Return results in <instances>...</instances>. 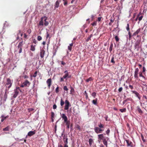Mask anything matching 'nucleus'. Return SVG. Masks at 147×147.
Returning a JSON list of instances; mask_svg holds the SVG:
<instances>
[{"label": "nucleus", "mask_w": 147, "mask_h": 147, "mask_svg": "<svg viewBox=\"0 0 147 147\" xmlns=\"http://www.w3.org/2000/svg\"><path fill=\"white\" fill-rule=\"evenodd\" d=\"M13 82V80H11L9 78H7L5 85L6 89L5 90V94L6 95L7 92H8L9 89L11 87Z\"/></svg>", "instance_id": "nucleus-1"}, {"label": "nucleus", "mask_w": 147, "mask_h": 147, "mask_svg": "<svg viewBox=\"0 0 147 147\" xmlns=\"http://www.w3.org/2000/svg\"><path fill=\"white\" fill-rule=\"evenodd\" d=\"M22 40L20 42L17 46V50L18 51V53H20L22 52V48H23V45L24 44L23 43V41L22 38H21Z\"/></svg>", "instance_id": "nucleus-2"}, {"label": "nucleus", "mask_w": 147, "mask_h": 147, "mask_svg": "<svg viewBox=\"0 0 147 147\" xmlns=\"http://www.w3.org/2000/svg\"><path fill=\"white\" fill-rule=\"evenodd\" d=\"M30 84V83L28 80H26L20 85V87L22 88H23L24 87H28Z\"/></svg>", "instance_id": "nucleus-3"}, {"label": "nucleus", "mask_w": 147, "mask_h": 147, "mask_svg": "<svg viewBox=\"0 0 147 147\" xmlns=\"http://www.w3.org/2000/svg\"><path fill=\"white\" fill-rule=\"evenodd\" d=\"M94 130L95 132L97 134L101 133L104 129L98 127H95L94 128Z\"/></svg>", "instance_id": "nucleus-4"}, {"label": "nucleus", "mask_w": 147, "mask_h": 147, "mask_svg": "<svg viewBox=\"0 0 147 147\" xmlns=\"http://www.w3.org/2000/svg\"><path fill=\"white\" fill-rule=\"evenodd\" d=\"M19 87H16V88L14 90V94L13 96L14 98H16L17 96L19 93Z\"/></svg>", "instance_id": "nucleus-5"}, {"label": "nucleus", "mask_w": 147, "mask_h": 147, "mask_svg": "<svg viewBox=\"0 0 147 147\" xmlns=\"http://www.w3.org/2000/svg\"><path fill=\"white\" fill-rule=\"evenodd\" d=\"M65 106L64 109L65 110H67L69 109V108L71 105L69 101L66 100L65 101Z\"/></svg>", "instance_id": "nucleus-6"}, {"label": "nucleus", "mask_w": 147, "mask_h": 147, "mask_svg": "<svg viewBox=\"0 0 147 147\" xmlns=\"http://www.w3.org/2000/svg\"><path fill=\"white\" fill-rule=\"evenodd\" d=\"M60 114L61 117H62V119L64 120V123L69 121L68 120V118L67 117L65 114H61V113H60Z\"/></svg>", "instance_id": "nucleus-7"}, {"label": "nucleus", "mask_w": 147, "mask_h": 147, "mask_svg": "<svg viewBox=\"0 0 147 147\" xmlns=\"http://www.w3.org/2000/svg\"><path fill=\"white\" fill-rule=\"evenodd\" d=\"M98 142H100L101 140H103L105 138L103 134H101L98 135Z\"/></svg>", "instance_id": "nucleus-8"}, {"label": "nucleus", "mask_w": 147, "mask_h": 147, "mask_svg": "<svg viewBox=\"0 0 147 147\" xmlns=\"http://www.w3.org/2000/svg\"><path fill=\"white\" fill-rule=\"evenodd\" d=\"M140 42L139 40H137L135 43V49H138L140 47Z\"/></svg>", "instance_id": "nucleus-9"}, {"label": "nucleus", "mask_w": 147, "mask_h": 147, "mask_svg": "<svg viewBox=\"0 0 147 147\" xmlns=\"http://www.w3.org/2000/svg\"><path fill=\"white\" fill-rule=\"evenodd\" d=\"M52 80L51 78H49L47 79L46 81V83L47 84L48 87L49 88H50L52 84Z\"/></svg>", "instance_id": "nucleus-10"}, {"label": "nucleus", "mask_w": 147, "mask_h": 147, "mask_svg": "<svg viewBox=\"0 0 147 147\" xmlns=\"http://www.w3.org/2000/svg\"><path fill=\"white\" fill-rule=\"evenodd\" d=\"M139 71V69L138 68H136L135 71L134 72V77L135 78H136V79H138V74Z\"/></svg>", "instance_id": "nucleus-11"}, {"label": "nucleus", "mask_w": 147, "mask_h": 147, "mask_svg": "<svg viewBox=\"0 0 147 147\" xmlns=\"http://www.w3.org/2000/svg\"><path fill=\"white\" fill-rule=\"evenodd\" d=\"M45 51L43 49H42L40 50V55L41 58H43L44 55H45Z\"/></svg>", "instance_id": "nucleus-12"}, {"label": "nucleus", "mask_w": 147, "mask_h": 147, "mask_svg": "<svg viewBox=\"0 0 147 147\" xmlns=\"http://www.w3.org/2000/svg\"><path fill=\"white\" fill-rule=\"evenodd\" d=\"M61 1L60 0H57L55 3V9H56L57 8H58L59 5V3L61 2Z\"/></svg>", "instance_id": "nucleus-13"}, {"label": "nucleus", "mask_w": 147, "mask_h": 147, "mask_svg": "<svg viewBox=\"0 0 147 147\" xmlns=\"http://www.w3.org/2000/svg\"><path fill=\"white\" fill-rule=\"evenodd\" d=\"M44 16L42 17L41 18V20L39 22L38 25L40 26H42L44 25V24L43 23L44 22Z\"/></svg>", "instance_id": "nucleus-14"}, {"label": "nucleus", "mask_w": 147, "mask_h": 147, "mask_svg": "<svg viewBox=\"0 0 147 147\" xmlns=\"http://www.w3.org/2000/svg\"><path fill=\"white\" fill-rule=\"evenodd\" d=\"M44 21L45 22V23H44V25L45 26H47L49 24V22L47 21V18L46 16H44Z\"/></svg>", "instance_id": "nucleus-15"}, {"label": "nucleus", "mask_w": 147, "mask_h": 147, "mask_svg": "<svg viewBox=\"0 0 147 147\" xmlns=\"http://www.w3.org/2000/svg\"><path fill=\"white\" fill-rule=\"evenodd\" d=\"M63 141L64 143H65V144H68V138H67V136H66L64 135L63 138Z\"/></svg>", "instance_id": "nucleus-16"}, {"label": "nucleus", "mask_w": 147, "mask_h": 147, "mask_svg": "<svg viewBox=\"0 0 147 147\" xmlns=\"http://www.w3.org/2000/svg\"><path fill=\"white\" fill-rule=\"evenodd\" d=\"M140 30L141 28H140L133 34L132 36H136L138 34V33L140 32Z\"/></svg>", "instance_id": "nucleus-17"}, {"label": "nucleus", "mask_w": 147, "mask_h": 147, "mask_svg": "<svg viewBox=\"0 0 147 147\" xmlns=\"http://www.w3.org/2000/svg\"><path fill=\"white\" fill-rule=\"evenodd\" d=\"M126 141L127 144V146H131V147H132V143L131 141L129 140H126Z\"/></svg>", "instance_id": "nucleus-18"}, {"label": "nucleus", "mask_w": 147, "mask_h": 147, "mask_svg": "<svg viewBox=\"0 0 147 147\" xmlns=\"http://www.w3.org/2000/svg\"><path fill=\"white\" fill-rule=\"evenodd\" d=\"M108 138L107 137L104 138V139H103L102 140L103 144L107 146V140H108Z\"/></svg>", "instance_id": "nucleus-19"}, {"label": "nucleus", "mask_w": 147, "mask_h": 147, "mask_svg": "<svg viewBox=\"0 0 147 147\" xmlns=\"http://www.w3.org/2000/svg\"><path fill=\"white\" fill-rule=\"evenodd\" d=\"M35 133V131H30L28 132V135L29 136H31L34 134Z\"/></svg>", "instance_id": "nucleus-20"}, {"label": "nucleus", "mask_w": 147, "mask_h": 147, "mask_svg": "<svg viewBox=\"0 0 147 147\" xmlns=\"http://www.w3.org/2000/svg\"><path fill=\"white\" fill-rule=\"evenodd\" d=\"M136 110L139 112L140 113H142L143 112L141 109L140 107L139 106H138L136 107Z\"/></svg>", "instance_id": "nucleus-21"}, {"label": "nucleus", "mask_w": 147, "mask_h": 147, "mask_svg": "<svg viewBox=\"0 0 147 147\" xmlns=\"http://www.w3.org/2000/svg\"><path fill=\"white\" fill-rule=\"evenodd\" d=\"M98 99L97 98H96L95 99L93 100L92 101V103L95 105H97V101Z\"/></svg>", "instance_id": "nucleus-22"}, {"label": "nucleus", "mask_w": 147, "mask_h": 147, "mask_svg": "<svg viewBox=\"0 0 147 147\" xmlns=\"http://www.w3.org/2000/svg\"><path fill=\"white\" fill-rule=\"evenodd\" d=\"M66 123V127L68 129L69 128V126L70 125V122L69 121L66 122H65Z\"/></svg>", "instance_id": "nucleus-23"}, {"label": "nucleus", "mask_w": 147, "mask_h": 147, "mask_svg": "<svg viewBox=\"0 0 147 147\" xmlns=\"http://www.w3.org/2000/svg\"><path fill=\"white\" fill-rule=\"evenodd\" d=\"M131 92H132L134 94L136 97H137L140 94H139L136 91H133L132 90Z\"/></svg>", "instance_id": "nucleus-24"}, {"label": "nucleus", "mask_w": 147, "mask_h": 147, "mask_svg": "<svg viewBox=\"0 0 147 147\" xmlns=\"http://www.w3.org/2000/svg\"><path fill=\"white\" fill-rule=\"evenodd\" d=\"M1 117L2 118V119H1V121L2 122H3V121L4 120L6 119L8 117V116H6V117H4V115H2Z\"/></svg>", "instance_id": "nucleus-25"}, {"label": "nucleus", "mask_w": 147, "mask_h": 147, "mask_svg": "<svg viewBox=\"0 0 147 147\" xmlns=\"http://www.w3.org/2000/svg\"><path fill=\"white\" fill-rule=\"evenodd\" d=\"M36 45L33 46L32 45H31V46L30 50L32 51H34L35 50V47Z\"/></svg>", "instance_id": "nucleus-26"}, {"label": "nucleus", "mask_w": 147, "mask_h": 147, "mask_svg": "<svg viewBox=\"0 0 147 147\" xmlns=\"http://www.w3.org/2000/svg\"><path fill=\"white\" fill-rule=\"evenodd\" d=\"M98 127L101 128V129H104V125L102 124L101 123H100L98 125Z\"/></svg>", "instance_id": "nucleus-27"}, {"label": "nucleus", "mask_w": 147, "mask_h": 147, "mask_svg": "<svg viewBox=\"0 0 147 147\" xmlns=\"http://www.w3.org/2000/svg\"><path fill=\"white\" fill-rule=\"evenodd\" d=\"M93 141L92 139V138H90L89 139V145L90 146H91L92 145V144L93 143Z\"/></svg>", "instance_id": "nucleus-28"}, {"label": "nucleus", "mask_w": 147, "mask_h": 147, "mask_svg": "<svg viewBox=\"0 0 147 147\" xmlns=\"http://www.w3.org/2000/svg\"><path fill=\"white\" fill-rule=\"evenodd\" d=\"M71 77L70 76H69V74L68 73L65 74V75L63 76V78L64 79L66 78H70Z\"/></svg>", "instance_id": "nucleus-29"}, {"label": "nucleus", "mask_w": 147, "mask_h": 147, "mask_svg": "<svg viewBox=\"0 0 147 147\" xmlns=\"http://www.w3.org/2000/svg\"><path fill=\"white\" fill-rule=\"evenodd\" d=\"M9 130V127L8 126L3 129V131H8Z\"/></svg>", "instance_id": "nucleus-30"}, {"label": "nucleus", "mask_w": 147, "mask_h": 147, "mask_svg": "<svg viewBox=\"0 0 147 147\" xmlns=\"http://www.w3.org/2000/svg\"><path fill=\"white\" fill-rule=\"evenodd\" d=\"M55 116V114L54 112H51V117L52 119V121H53V118Z\"/></svg>", "instance_id": "nucleus-31"}, {"label": "nucleus", "mask_w": 147, "mask_h": 147, "mask_svg": "<svg viewBox=\"0 0 147 147\" xmlns=\"http://www.w3.org/2000/svg\"><path fill=\"white\" fill-rule=\"evenodd\" d=\"M119 111L122 113L125 112L126 111V109L125 108L123 109H119Z\"/></svg>", "instance_id": "nucleus-32"}, {"label": "nucleus", "mask_w": 147, "mask_h": 147, "mask_svg": "<svg viewBox=\"0 0 147 147\" xmlns=\"http://www.w3.org/2000/svg\"><path fill=\"white\" fill-rule=\"evenodd\" d=\"M64 102L62 98H61L60 101V105L61 106H63L64 105Z\"/></svg>", "instance_id": "nucleus-33"}, {"label": "nucleus", "mask_w": 147, "mask_h": 147, "mask_svg": "<svg viewBox=\"0 0 147 147\" xmlns=\"http://www.w3.org/2000/svg\"><path fill=\"white\" fill-rule=\"evenodd\" d=\"M113 47V44H111V45L110 46V47H109V50L110 52H111L112 50Z\"/></svg>", "instance_id": "nucleus-34"}, {"label": "nucleus", "mask_w": 147, "mask_h": 147, "mask_svg": "<svg viewBox=\"0 0 147 147\" xmlns=\"http://www.w3.org/2000/svg\"><path fill=\"white\" fill-rule=\"evenodd\" d=\"M114 56H113L112 57L111 60V62L113 64H114L115 63V62L114 61Z\"/></svg>", "instance_id": "nucleus-35"}, {"label": "nucleus", "mask_w": 147, "mask_h": 147, "mask_svg": "<svg viewBox=\"0 0 147 147\" xmlns=\"http://www.w3.org/2000/svg\"><path fill=\"white\" fill-rule=\"evenodd\" d=\"M92 80V78L91 77H90L89 78L87 79L86 80V81L87 82H89L90 81H91Z\"/></svg>", "instance_id": "nucleus-36"}, {"label": "nucleus", "mask_w": 147, "mask_h": 147, "mask_svg": "<svg viewBox=\"0 0 147 147\" xmlns=\"http://www.w3.org/2000/svg\"><path fill=\"white\" fill-rule=\"evenodd\" d=\"M97 24V22L96 21H95L94 22H93V23H91V25L92 26H96V25Z\"/></svg>", "instance_id": "nucleus-37"}, {"label": "nucleus", "mask_w": 147, "mask_h": 147, "mask_svg": "<svg viewBox=\"0 0 147 147\" xmlns=\"http://www.w3.org/2000/svg\"><path fill=\"white\" fill-rule=\"evenodd\" d=\"M71 90H70V94H71L72 93H74V89L72 88V87H71Z\"/></svg>", "instance_id": "nucleus-38"}, {"label": "nucleus", "mask_w": 147, "mask_h": 147, "mask_svg": "<svg viewBox=\"0 0 147 147\" xmlns=\"http://www.w3.org/2000/svg\"><path fill=\"white\" fill-rule=\"evenodd\" d=\"M115 38L117 42H118L119 40V38L117 36H115Z\"/></svg>", "instance_id": "nucleus-39"}, {"label": "nucleus", "mask_w": 147, "mask_h": 147, "mask_svg": "<svg viewBox=\"0 0 147 147\" xmlns=\"http://www.w3.org/2000/svg\"><path fill=\"white\" fill-rule=\"evenodd\" d=\"M96 93L95 92H93L92 94V95L93 97L94 98L96 96Z\"/></svg>", "instance_id": "nucleus-40"}, {"label": "nucleus", "mask_w": 147, "mask_h": 147, "mask_svg": "<svg viewBox=\"0 0 147 147\" xmlns=\"http://www.w3.org/2000/svg\"><path fill=\"white\" fill-rule=\"evenodd\" d=\"M37 73H38L37 71H35V72L34 74L33 75V77H34V78L36 77V76H37Z\"/></svg>", "instance_id": "nucleus-41"}, {"label": "nucleus", "mask_w": 147, "mask_h": 147, "mask_svg": "<svg viewBox=\"0 0 147 147\" xmlns=\"http://www.w3.org/2000/svg\"><path fill=\"white\" fill-rule=\"evenodd\" d=\"M126 29L128 31H130V29L129 28V24H127V26L126 27Z\"/></svg>", "instance_id": "nucleus-42"}, {"label": "nucleus", "mask_w": 147, "mask_h": 147, "mask_svg": "<svg viewBox=\"0 0 147 147\" xmlns=\"http://www.w3.org/2000/svg\"><path fill=\"white\" fill-rule=\"evenodd\" d=\"M31 32V30L30 29H29L27 30V32L29 34H30Z\"/></svg>", "instance_id": "nucleus-43"}, {"label": "nucleus", "mask_w": 147, "mask_h": 147, "mask_svg": "<svg viewBox=\"0 0 147 147\" xmlns=\"http://www.w3.org/2000/svg\"><path fill=\"white\" fill-rule=\"evenodd\" d=\"M42 39V37L40 36H38L37 37V40L38 41L41 40Z\"/></svg>", "instance_id": "nucleus-44"}, {"label": "nucleus", "mask_w": 147, "mask_h": 147, "mask_svg": "<svg viewBox=\"0 0 147 147\" xmlns=\"http://www.w3.org/2000/svg\"><path fill=\"white\" fill-rule=\"evenodd\" d=\"M110 129H108L106 131V133L109 136V134L110 133Z\"/></svg>", "instance_id": "nucleus-45"}, {"label": "nucleus", "mask_w": 147, "mask_h": 147, "mask_svg": "<svg viewBox=\"0 0 147 147\" xmlns=\"http://www.w3.org/2000/svg\"><path fill=\"white\" fill-rule=\"evenodd\" d=\"M63 89L65 91H68V88H67V86H64L63 87Z\"/></svg>", "instance_id": "nucleus-46"}, {"label": "nucleus", "mask_w": 147, "mask_h": 147, "mask_svg": "<svg viewBox=\"0 0 147 147\" xmlns=\"http://www.w3.org/2000/svg\"><path fill=\"white\" fill-rule=\"evenodd\" d=\"M129 32H128V34H129V39H131V37H132V35H131V34L130 32V31H128Z\"/></svg>", "instance_id": "nucleus-47"}, {"label": "nucleus", "mask_w": 147, "mask_h": 147, "mask_svg": "<svg viewBox=\"0 0 147 147\" xmlns=\"http://www.w3.org/2000/svg\"><path fill=\"white\" fill-rule=\"evenodd\" d=\"M18 34H17V37L16 38V39L18 40L19 39V34H20L21 32V30H18Z\"/></svg>", "instance_id": "nucleus-48"}, {"label": "nucleus", "mask_w": 147, "mask_h": 147, "mask_svg": "<svg viewBox=\"0 0 147 147\" xmlns=\"http://www.w3.org/2000/svg\"><path fill=\"white\" fill-rule=\"evenodd\" d=\"M59 92V87L57 86L55 89V92L58 93Z\"/></svg>", "instance_id": "nucleus-49"}, {"label": "nucleus", "mask_w": 147, "mask_h": 147, "mask_svg": "<svg viewBox=\"0 0 147 147\" xmlns=\"http://www.w3.org/2000/svg\"><path fill=\"white\" fill-rule=\"evenodd\" d=\"M84 94H85V95L86 96V98L87 99L88 98V94L87 93V92H86V91H85V92H84Z\"/></svg>", "instance_id": "nucleus-50"}, {"label": "nucleus", "mask_w": 147, "mask_h": 147, "mask_svg": "<svg viewBox=\"0 0 147 147\" xmlns=\"http://www.w3.org/2000/svg\"><path fill=\"white\" fill-rule=\"evenodd\" d=\"M63 1H64V5H66L67 4V0H63Z\"/></svg>", "instance_id": "nucleus-51"}, {"label": "nucleus", "mask_w": 147, "mask_h": 147, "mask_svg": "<svg viewBox=\"0 0 147 147\" xmlns=\"http://www.w3.org/2000/svg\"><path fill=\"white\" fill-rule=\"evenodd\" d=\"M143 18V16H140V17H139L138 20L139 21H140Z\"/></svg>", "instance_id": "nucleus-52"}, {"label": "nucleus", "mask_w": 147, "mask_h": 147, "mask_svg": "<svg viewBox=\"0 0 147 147\" xmlns=\"http://www.w3.org/2000/svg\"><path fill=\"white\" fill-rule=\"evenodd\" d=\"M68 49L71 51L72 49V47H70V45L68 46Z\"/></svg>", "instance_id": "nucleus-53"}, {"label": "nucleus", "mask_w": 147, "mask_h": 147, "mask_svg": "<svg viewBox=\"0 0 147 147\" xmlns=\"http://www.w3.org/2000/svg\"><path fill=\"white\" fill-rule=\"evenodd\" d=\"M141 137L142 139V141H143V142H145V140H144V137L142 135H141Z\"/></svg>", "instance_id": "nucleus-54"}, {"label": "nucleus", "mask_w": 147, "mask_h": 147, "mask_svg": "<svg viewBox=\"0 0 147 147\" xmlns=\"http://www.w3.org/2000/svg\"><path fill=\"white\" fill-rule=\"evenodd\" d=\"M57 107V106L56 104H54L53 106V109H55Z\"/></svg>", "instance_id": "nucleus-55"}, {"label": "nucleus", "mask_w": 147, "mask_h": 147, "mask_svg": "<svg viewBox=\"0 0 147 147\" xmlns=\"http://www.w3.org/2000/svg\"><path fill=\"white\" fill-rule=\"evenodd\" d=\"M139 76L140 77H142L143 78H144V76L142 75V73H140L139 74Z\"/></svg>", "instance_id": "nucleus-56"}, {"label": "nucleus", "mask_w": 147, "mask_h": 147, "mask_svg": "<svg viewBox=\"0 0 147 147\" xmlns=\"http://www.w3.org/2000/svg\"><path fill=\"white\" fill-rule=\"evenodd\" d=\"M123 90V88L122 87H120L118 89V91L120 92Z\"/></svg>", "instance_id": "nucleus-57"}, {"label": "nucleus", "mask_w": 147, "mask_h": 147, "mask_svg": "<svg viewBox=\"0 0 147 147\" xmlns=\"http://www.w3.org/2000/svg\"><path fill=\"white\" fill-rule=\"evenodd\" d=\"M33 42L35 44H36L37 43V41L35 39H33Z\"/></svg>", "instance_id": "nucleus-58"}, {"label": "nucleus", "mask_w": 147, "mask_h": 147, "mask_svg": "<svg viewBox=\"0 0 147 147\" xmlns=\"http://www.w3.org/2000/svg\"><path fill=\"white\" fill-rule=\"evenodd\" d=\"M61 65H65L66 63L65 62H64L63 61H61Z\"/></svg>", "instance_id": "nucleus-59"}, {"label": "nucleus", "mask_w": 147, "mask_h": 147, "mask_svg": "<svg viewBox=\"0 0 147 147\" xmlns=\"http://www.w3.org/2000/svg\"><path fill=\"white\" fill-rule=\"evenodd\" d=\"M129 87L131 90H132L134 88L133 86L132 85H129Z\"/></svg>", "instance_id": "nucleus-60"}, {"label": "nucleus", "mask_w": 147, "mask_h": 147, "mask_svg": "<svg viewBox=\"0 0 147 147\" xmlns=\"http://www.w3.org/2000/svg\"><path fill=\"white\" fill-rule=\"evenodd\" d=\"M91 40V38H90V37H88L87 38V39L86 40V41L87 42H88V41H89L90 40Z\"/></svg>", "instance_id": "nucleus-61"}, {"label": "nucleus", "mask_w": 147, "mask_h": 147, "mask_svg": "<svg viewBox=\"0 0 147 147\" xmlns=\"http://www.w3.org/2000/svg\"><path fill=\"white\" fill-rule=\"evenodd\" d=\"M143 98H144L145 99L147 100V96H146L145 95H143Z\"/></svg>", "instance_id": "nucleus-62"}, {"label": "nucleus", "mask_w": 147, "mask_h": 147, "mask_svg": "<svg viewBox=\"0 0 147 147\" xmlns=\"http://www.w3.org/2000/svg\"><path fill=\"white\" fill-rule=\"evenodd\" d=\"M102 18V17H99L98 18V22H100L101 21V19Z\"/></svg>", "instance_id": "nucleus-63"}, {"label": "nucleus", "mask_w": 147, "mask_h": 147, "mask_svg": "<svg viewBox=\"0 0 147 147\" xmlns=\"http://www.w3.org/2000/svg\"><path fill=\"white\" fill-rule=\"evenodd\" d=\"M28 110L29 112H31L33 111L34 110V109L32 108H30L28 109Z\"/></svg>", "instance_id": "nucleus-64"}]
</instances>
